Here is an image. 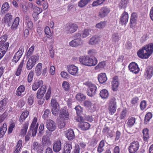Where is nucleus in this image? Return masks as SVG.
<instances>
[{
  "label": "nucleus",
  "instance_id": "obj_11",
  "mask_svg": "<svg viewBox=\"0 0 153 153\" xmlns=\"http://www.w3.org/2000/svg\"><path fill=\"white\" fill-rule=\"evenodd\" d=\"M31 149L36 151L37 153H42L44 150L43 146L36 141L33 142L31 146Z\"/></svg>",
  "mask_w": 153,
  "mask_h": 153
},
{
  "label": "nucleus",
  "instance_id": "obj_37",
  "mask_svg": "<svg viewBox=\"0 0 153 153\" xmlns=\"http://www.w3.org/2000/svg\"><path fill=\"white\" fill-rule=\"evenodd\" d=\"M25 90V87L23 85H21L17 88L16 94L18 96H20L22 95V93L24 92Z\"/></svg>",
  "mask_w": 153,
  "mask_h": 153
},
{
  "label": "nucleus",
  "instance_id": "obj_44",
  "mask_svg": "<svg viewBox=\"0 0 153 153\" xmlns=\"http://www.w3.org/2000/svg\"><path fill=\"white\" fill-rule=\"evenodd\" d=\"M24 62V61L23 60L20 62L19 65L18 66L17 70L15 73V75L17 76H19L21 74L22 70V68L23 67Z\"/></svg>",
  "mask_w": 153,
  "mask_h": 153
},
{
  "label": "nucleus",
  "instance_id": "obj_53",
  "mask_svg": "<svg viewBox=\"0 0 153 153\" xmlns=\"http://www.w3.org/2000/svg\"><path fill=\"white\" fill-rule=\"evenodd\" d=\"M139 98L137 97H134L132 98L130 101V103L133 106L137 105L139 102Z\"/></svg>",
  "mask_w": 153,
  "mask_h": 153
},
{
  "label": "nucleus",
  "instance_id": "obj_13",
  "mask_svg": "<svg viewBox=\"0 0 153 153\" xmlns=\"http://www.w3.org/2000/svg\"><path fill=\"white\" fill-rule=\"evenodd\" d=\"M37 121V118L35 117L33 120L30 128V130L32 131V135L33 137L36 135L37 132L38 125H36Z\"/></svg>",
  "mask_w": 153,
  "mask_h": 153
},
{
  "label": "nucleus",
  "instance_id": "obj_26",
  "mask_svg": "<svg viewBox=\"0 0 153 153\" xmlns=\"http://www.w3.org/2000/svg\"><path fill=\"white\" fill-rule=\"evenodd\" d=\"M105 141V140H102L100 142L97 148V152L98 153H102L104 151Z\"/></svg>",
  "mask_w": 153,
  "mask_h": 153
},
{
  "label": "nucleus",
  "instance_id": "obj_41",
  "mask_svg": "<svg viewBox=\"0 0 153 153\" xmlns=\"http://www.w3.org/2000/svg\"><path fill=\"white\" fill-rule=\"evenodd\" d=\"M19 22V18L18 17H16L14 20L11 28L12 30H16L18 26Z\"/></svg>",
  "mask_w": 153,
  "mask_h": 153
},
{
  "label": "nucleus",
  "instance_id": "obj_50",
  "mask_svg": "<svg viewBox=\"0 0 153 153\" xmlns=\"http://www.w3.org/2000/svg\"><path fill=\"white\" fill-rule=\"evenodd\" d=\"M106 65V62L102 61L100 62L98 65L95 67L96 70L102 69L104 68Z\"/></svg>",
  "mask_w": 153,
  "mask_h": 153
},
{
  "label": "nucleus",
  "instance_id": "obj_28",
  "mask_svg": "<svg viewBox=\"0 0 153 153\" xmlns=\"http://www.w3.org/2000/svg\"><path fill=\"white\" fill-rule=\"evenodd\" d=\"M92 30L89 28H87L84 29L81 31V38H84L87 37L90 34V33Z\"/></svg>",
  "mask_w": 153,
  "mask_h": 153
},
{
  "label": "nucleus",
  "instance_id": "obj_56",
  "mask_svg": "<svg viewBox=\"0 0 153 153\" xmlns=\"http://www.w3.org/2000/svg\"><path fill=\"white\" fill-rule=\"evenodd\" d=\"M76 99L79 101H83L85 99V96L81 93L77 94L76 96Z\"/></svg>",
  "mask_w": 153,
  "mask_h": 153
},
{
  "label": "nucleus",
  "instance_id": "obj_33",
  "mask_svg": "<svg viewBox=\"0 0 153 153\" xmlns=\"http://www.w3.org/2000/svg\"><path fill=\"white\" fill-rule=\"evenodd\" d=\"M66 137L69 140H71L74 137V132L72 129H69L67 130L65 134Z\"/></svg>",
  "mask_w": 153,
  "mask_h": 153
},
{
  "label": "nucleus",
  "instance_id": "obj_16",
  "mask_svg": "<svg viewBox=\"0 0 153 153\" xmlns=\"http://www.w3.org/2000/svg\"><path fill=\"white\" fill-rule=\"evenodd\" d=\"M46 127L49 131L52 132L56 128L55 123L52 120H49L46 123Z\"/></svg>",
  "mask_w": 153,
  "mask_h": 153
},
{
  "label": "nucleus",
  "instance_id": "obj_32",
  "mask_svg": "<svg viewBox=\"0 0 153 153\" xmlns=\"http://www.w3.org/2000/svg\"><path fill=\"white\" fill-rule=\"evenodd\" d=\"M84 104L85 107L92 110V112H94L96 110V108L95 107L94 104H92L89 101H85L84 102Z\"/></svg>",
  "mask_w": 153,
  "mask_h": 153
},
{
  "label": "nucleus",
  "instance_id": "obj_31",
  "mask_svg": "<svg viewBox=\"0 0 153 153\" xmlns=\"http://www.w3.org/2000/svg\"><path fill=\"white\" fill-rule=\"evenodd\" d=\"M42 143L43 147L45 146H47L51 144L50 139L45 136H44L42 138Z\"/></svg>",
  "mask_w": 153,
  "mask_h": 153
},
{
  "label": "nucleus",
  "instance_id": "obj_64",
  "mask_svg": "<svg viewBox=\"0 0 153 153\" xmlns=\"http://www.w3.org/2000/svg\"><path fill=\"white\" fill-rule=\"evenodd\" d=\"M104 1V0H97L94 1L92 5L93 6H96L100 5L102 4Z\"/></svg>",
  "mask_w": 153,
  "mask_h": 153
},
{
  "label": "nucleus",
  "instance_id": "obj_3",
  "mask_svg": "<svg viewBox=\"0 0 153 153\" xmlns=\"http://www.w3.org/2000/svg\"><path fill=\"white\" fill-rule=\"evenodd\" d=\"M84 85L88 87V89L87 90V93L88 96L93 97L95 94L97 90V87L95 84L87 82L84 83Z\"/></svg>",
  "mask_w": 153,
  "mask_h": 153
},
{
  "label": "nucleus",
  "instance_id": "obj_52",
  "mask_svg": "<svg viewBox=\"0 0 153 153\" xmlns=\"http://www.w3.org/2000/svg\"><path fill=\"white\" fill-rule=\"evenodd\" d=\"M45 33L47 37L48 38H51L52 34L50 29L48 27H46L45 29Z\"/></svg>",
  "mask_w": 153,
  "mask_h": 153
},
{
  "label": "nucleus",
  "instance_id": "obj_30",
  "mask_svg": "<svg viewBox=\"0 0 153 153\" xmlns=\"http://www.w3.org/2000/svg\"><path fill=\"white\" fill-rule=\"evenodd\" d=\"M98 79L100 83L102 84L105 82L107 79L105 73H101L98 75Z\"/></svg>",
  "mask_w": 153,
  "mask_h": 153
},
{
  "label": "nucleus",
  "instance_id": "obj_57",
  "mask_svg": "<svg viewBox=\"0 0 153 153\" xmlns=\"http://www.w3.org/2000/svg\"><path fill=\"white\" fill-rule=\"evenodd\" d=\"M76 113L77 115V117L76 118V119L78 117L81 116L79 115L81 114L82 113V108L80 106H77L75 108Z\"/></svg>",
  "mask_w": 153,
  "mask_h": 153
},
{
  "label": "nucleus",
  "instance_id": "obj_49",
  "mask_svg": "<svg viewBox=\"0 0 153 153\" xmlns=\"http://www.w3.org/2000/svg\"><path fill=\"white\" fill-rule=\"evenodd\" d=\"M120 38V37L117 33H114L112 35L111 39L113 42H118Z\"/></svg>",
  "mask_w": 153,
  "mask_h": 153
},
{
  "label": "nucleus",
  "instance_id": "obj_27",
  "mask_svg": "<svg viewBox=\"0 0 153 153\" xmlns=\"http://www.w3.org/2000/svg\"><path fill=\"white\" fill-rule=\"evenodd\" d=\"M102 132L104 135L107 136L108 138H111L113 136L111 131L105 125V126L103 129Z\"/></svg>",
  "mask_w": 153,
  "mask_h": 153
},
{
  "label": "nucleus",
  "instance_id": "obj_18",
  "mask_svg": "<svg viewBox=\"0 0 153 153\" xmlns=\"http://www.w3.org/2000/svg\"><path fill=\"white\" fill-rule=\"evenodd\" d=\"M59 117L62 120H68L69 118V114L65 108L64 107L62 108L60 111Z\"/></svg>",
  "mask_w": 153,
  "mask_h": 153
},
{
  "label": "nucleus",
  "instance_id": "obj_9",
  "mask_svg": "<svg viewBox=\"0 0 153 153\" xmlns=\"http://www.w3.org/2000/svg\"><path fill=\"white\" fill-rule=\"evenodd\" d=\"M24 47L23 46H21L18 51L15 53L13 58L12 59L13 62H14L15 63H16L20 59V58L22 57Z\"/></svg>",
  "mask_w": 153,
  "mask_h": 153
},
{
  "label": "nucleus",
  "instance_id": "obj_20",
  "mask_svg": "<svg viewBox=\"0 0 153 153\" xmlns=\"http://www.w3.org/2000/svg\"><path fill=\"white\" fill-rule=\"evenodd\" d=\"M4 22L8 26H10L13 21L12 16L9 13L6 14L4 17Z\"/></svg>",
  "mask_w": 153,
  "mask_h": 153
},
{
  "label": "nucleus",
  "instance_id": "obj_61",
  "mask_svg": "<svg viewBox=\"0 0 153 153\" xmlns=\"http://www.w3.org/2000/svg\"><path fill=\"white\" fill-rule=\"evenodd\" d=\"M106 25V23L105 22H101L97 24L96 25V27L99 29L103 28H104Z\"/></svg>",
  "mask_w": 153,
  "mask_h": 153
},
{
  "label": "nucleus",
  "instance_id": "obj_10",
  "mask_svg": "<svg viewBox=\"0 0 153 153\" xmlns=\"http://www.w3.org/2000/svg\"><path fill=\"white\" fill-rule=\"evenodd\" d=\"M153 75V66L149 65L145 68L144 76L146 79H150Z\"/></svg>",
  "mask_w": 153,
  "mask_h": 153
},
{
  "label": "nucleus",
  "instance_id": "obj_7",
  "mask_svg": "<svg viewBox=\"0 0 153 153\" xmlns=\"http://www.w3.org/2000/svg\"><path fill=\"white\" fill-rule=\"evenodd\" d=\"M117 109L116 99L114 98L111 99L108 104V110L109 113L111 115L114 114Z\"/></svg>",
  "mask_w": 153,
  "mask_h": 153
},
{
  "label": "nucleus",
  "instance_id": "obj_14",
  "mask_svg": "<svg viewBox=\"0 0 153 153\" xmlns=\"http://www.w3.org/2000/svg\"><path fill=\"white\" fill-rule=\"evenodd\" d=\"M128 68L131 72L135 74L138 73L140 71V68L137 64L135 62H132L130 63Z\"/></svg>",
  "mask_w": 153,
  "mask_h": 153
},
{
  "label": "nucleus",
  "instance_id": "obj_15",
  "mask_svg": "<svg viewBox=\"0 0 153 153\" xmlns=\"http://www.w3.org/2000/svg\"><path fill=\"white\" fill-rule=\"evenodd\" d=\"M67 69L68 72L73 75L76 76L78 74V68L74 65L67 66Z\"/></svg>",
  "mask_w": 153,
  "mask_h": 153
},
{
  "label": "nucleus",
  "instance_id": "obj_62",
  "mask_svg": "<svg viewBox=\"0 0 153 153\" xmlns=\"http://www.w3.org/2000/svg\"><path fill=\"white\" fill-rule=\"evenodd\" d=\"M9 6L8 3L7 2H5L4 4L2 7L1 9L4 11H7L9 10Z\"/></svg>",
  "mask_w": 153,
  "mask_h": 153
},
{
  "label": "nucleus",
  "instance_id": "obj_46",
  "mask_svg": "<svg viewBox=\"0 0 153 153\" xmlns=\"http://www.w3.org/2000/svg\"><path fill=\"white\" fill-rule=\"evenodd\" d=\"M130 0H121L119 3V7L121 9L125 8L129 3Z\"/></svg>",
  "mask_w": 153,
  "mask_h": 153
},
{
  "label": "nucleus",
  "instance_id": "obj_12",
  "mask_svg": "<svg viewBox=\"0 0 153 153\" xmlns=\"http://www.w3.org/2000/svg\"><path fill=\"white\" fill-rule=\"evenodd\" d=\"M83 45L82 41L81 38H76L69 42V45L73 47H79Z\"/></svg>",
  "mask_w": 153,
  "mask_h": 153
},
{
  "label": "nucleus",
  "instance_id": "obj_6",
  "mask_svg": "<svg viewBox=\"0 0 153 153\" xmlns=\"http://www.w3.org/2000/svg\"><path fill=\"white\" fill-rule=\"evenodd\" d=\"M77 24L73 23H68L65 25L64 30L67 34H71L76 32L78 28Z\"/></svg>",
  "mask_w": 153,
  "mask_h": 153
},
{
  "label": "nucleus",
  "instance_id": "obj_58",
  "mask_svg": "<svg viewBox=\"0 0 153 153\" xmlns=\"http://www.w3.org/2000/svg\"><path fill=\"white\" fill-rule=\"evenodd\" d=\"M59 107L52 108L51 111L52 114L54 116L58 115L59 111Z\"/></svg>",
  "mask_w": 153,
  "mask_h": 153
},
{
  "label": "nucleus",
  "instance_id": "obj_17",
  "mask_svg": "<svg viewBox=\"0 0 153 153\" xmlns=\"http://www.w3.org/2000/svg\"><path fill=\"white\" fill-rule=\"evenodd\" d=\"M138 16L137 13H132L130 22V26L133 28L136 25L137 21Z\"/></svg>",
  "mask_w": 153,
  "mask_h": 153
},
{
  "label": "nucleus",
  "instance_id": "obj_29",
  "mask_svg": "<svg viewBox=\"0 0 153 153\" xmlns=\"http://www.w3.org/2000/svg\"><path fill=\"white\" fill-rule=\"evenodd\" d=\"M100 41V38L97 36H94L91 37L88 42V44L90 45H95Z\"/></svg>",
  "mask_w": 153,
  "mask_h": 153
},
{
  "label": "nucleus",
  "instance_id": "obj_60",
  "mask_svg": "<svg viewBox=\"0 0 153 153\" xmlns=\"http://www.w3.org/2000/svg\"><path fill=\"white\" fill-rule=\"evenodd\" d=\"M7 38V36L6 35H4L0 38V47L3 45L4 44Z\"/></svg>",
  "mask_w": 153,
  "mask_h": 153
},
{
  "label": "nucleus",
  "instance_id": "obj_47",
  "mask_svg": "<svg viewBox=\"0 0 153 153\" xmlns=\"http://www.w3.org/2000/svg\"><path fill=\"white\" fill-rule=\"evenodd\" d=\"M28 126V122L25 123L24 125L23 128L21 130L20 132L21 135H24L26 134L27 131Z\"/></svg>",
  "mask_w": 153,
  "mask_h": 153
},
{
  "label": "nucleus",
  "instance_id": "obj_2",
  "mask_svg": "<svg viewBox=\"0 0 153 153\" xmlns=\"http://www.w3.org/2000/svg\"><path fill=\"white\" fill-rule=\"evenodd\" d=\"M79 60L82 64L88 66H94L97 63L96 58L93 57L90 58L88 56L80 57Z\"/></svg>",
  "mask_w": 153,
  "mask_h": 153
},
{
  "label": "nucleus",
  "instance_id": "obj_38",
  "mask_svg": "<svg viewBox=\"0 0 153 153\" xmlns=\"http://www.w3.org/2000/svg\"><path fill=\"white\" fill-rule=\"evenodd\" d=\"M7 130V126L6 123H4L0 128V137L2 138L6 133Z\"/></svg>",
  "mask_w": 153,
  "mask_h": 153
},
{
  "label": "nucleus",
  "instance_id": "obj_23",
  "mask_svg": "<svg viewBox=\"0 0 153 153\" xmlns=\"http://www.w3.org/2000/svg\"><path fill=\"white\" fill-rule=\"evenodd\" d=\"M46 86L45 85H42L37 92L36 94L37 98L40 99L42 97L46 91Z\"/></svg>",
  "mask_w": 153,
  "mask_h": 153
},
{
  "label": "nucleus",
  "instance_id": "obj_43",
  "mask_svg": "<svg viewBox=\"0 0 153 153\" xmlns=\"http://www.w3.org/2000/svg\"><path fill=\"white\" fill-rule=\"evenodd\" d=\"M29 114L28 111L23 112L20 115L19 120L20 123H22L25 119L27 117Z\"/></svg>",
  "mask_w": 153,
  "mask_h": 153
},
{
  "label": "nucleus",
  "instance_id": "obj_42",
  "mask_svg": "<svg viewBox=\"0 0 153 153\" xmlns=\"http://www.w3.org/2000/svg\"><path fill=\"white\" fill-rule=\"evenodd\" d=\"M22 146V141L21 140H19L15 148L13 153H18L20 151Z\"/></svg>",
  "mask_w": 153,
  "mask_h": 153
},
{
  "label": "nucleus",
  "instance_id": "obj_45",
  "mask_svg": "<svg viewBox=\"0 0 153 153\" xmlns=\"http://www.w3.org/2000/svg\"><path fill=\"white\" fill-rule=\"evenodd\" d=\"M100 94L102 98L106 99L108 97V93L106 90L103 89L100 91Z\"/></svg>",
  "mask_w": 153,
  "mask_h": 153
},
{
  "label": "nucleus",
  "instance_id": "obj_22",
  "mask_svg": "<svg viewBox=\"0 0 153 153\" xmlns=\"http://www.w3.org/2000/svg\"><path fill=\"white\" fill-rule=\"evenodd\" d=\"M128 19L127 13L124 12L122 14L120 19V22L122 25H126L128 22Z\"/></svg>",
  "mask_w": 153,
  "mask_h": 153
},
{
  "label": "nucleus",
  "instance_id": "obj_40",
  "mask_svg": "<svg viewBox=\"0 0 153 153\" xmlns=\"http://www.w3.org/2000/svg\"><path fill=\"white\" fill-rule=\"evenodd\" d=\"M7 99L4 98L0 102V112L3 111L5 109L7 103Z\"/></svg>",
  "mask_w": 153,
  "mask_h": 153
},
{
  "label": "nucleus",
  "instance_id": "obj_25",
  "mask_svg": "<svg viewBox=\"0 0 153 153\" xmlns=\"http://www.w3.org/2000/svg\"><path fill=\"white\" fill-rule=\"evenodd\" d=\"M9 45V43L7 42L0 48V60L3 57L7 51Z\"/></svg>",
  "mask_w": 153,
  "mask_h": 153
},
{
  "label": "nucleus",
  "instance_id": "obj_63",
  "mask_svg": "<svg viewBox=\"0 0 153 153\" xmlns=\"http://www.w3.org/2000/svg\"><path fill=\"white\" fill-rule=\"evenodd\" d=\"M50 114V110L48 109H46L44 111V114L42 115V118L44 119L47 118Z\"/></svg>",
  "mask_w": 153,
  "mask_h": 153
},
{
  "label": "nucleus",
  "instance_id": "obj_55",
  "mask_svg": "<svg viewBox=\"0 0 153 153\" xmlns=\"http://www.w3.org/2000/svg\"><path fill=\"white\" fill-rule=\"evenodd\" d=\"M62 87L65 91H68L70 88V85L67 81H64L62 85Z\"/></svg>",
  "mask_w": 153,
  "mask_h": 153
},
{
  "label": "nucleus",
  "instance_id": "obj_39",
  "mask_svg": "<svg viewBox=\"0 0 153 153\" xmlns=\"http://www.w3.org/2000/svg\"><path fill=\"white\" fill-rule=\"evenodd\" d=\"M136 119L134 117H129L128 119V122L126 125L128 127H131L134 124L135 122Z\"/></svg>",
  "mask_w": 153,
  "mask_h": 153
},
{
  "label": "nucleus",
  "instance_id": "obj_36",
  "mask_svg": "<svg viewBox=\"0 0 153 153\" xmlns=\"http://www.w3.org/2000/svg\"><path fill=\"white\" fill-rule=\"evenodd\" d=\"M149 130L147 128H144L143 130V140L145 142H147L149 137Z\"/></svg>",
  "mask_w": 153,
  "mask_h": 153
},
{
  "label": "nucleus",
  "instance_id": "obj_35",
  "mask_svg": "<svg viewBox=\"0 0 153 153\" xmlns=\"http://www.w3.org/2000/svg\"><path fill=\"white\" fill-rule=\"evenodd\" d=\"M43 84V81L42 80H38L34 82L32 86V89L34 91H36Z\"/></svg>",
  "mask_w": 153,
  "mask_h": 153
},
{
  "label": "nucleus",
  "instance_id": "obj_4",
  "mask_svg": "<svg viewBox=\"0 0 153 153\" xmlns=\"http://www.w3.org/2000/svg\"><path fill=\"white\" fill-rule=\"evenodd\" d=\"M77 122H80L78 125L79 128L82 131H86L89 129L90 125L88 122L84 121V119L82 116H79L76 118Z\"/></svg>",
  "mask_w": 153,
  "mask_h": 153
},
{
  "label": "nucleus",
  "instance_id": "obj_54",
  "mask_svg": "<svg viewBox=\"0 0 153 153\" xmlns=\"http://www.w3.org/2000/svg\"><path fill=\"white\" fill-rule=\"evenodd\" d=\"M91 0H81L78 3V6L82 7L86 5Z\"/></svg>",
  "mask_w": 153,
  "mask_h": 153
},
{
  "label": "nucleus",
  "instance_id": "obj_19",
  "mask_svg": "<svg viewBox=\"0 0 153 153\" xmlns=\"http://www.w3.org/2000/svg\"><path fill=\"white\" fill-rule=\"evenodd\" d=\"M53 148L55 152H59L62 149V143L61 140H58L55 141L53 144Z\"/></svg>",
  "mask_w": 153,
  "mask_h": 153
},
{
  "label": "nucleus",
  "instance_id": "obj_5",
  "mask_svg": "<svg viewBox=\"0 0 153 153\" xmlns=\"http://www.w3.org/2000/svg\"><path fill=\"white\" fill-rule=\"evenodd\" d=\"M39 56L36 55L31 56L27 61L26 64V68L27 70H30L34 66L36 62L38 60Z\"/></svg>",
  "mask_w": 153,
  "mask_h": 153
},
{
  "label": "nucleus",
  "instance_id": "obj_59",
  "mask_svg": "<svg viewBox=\"0 0 153 153\" xmlns=\"http://www.w3.org/2000/svg\"><path fill=\"white\" fill-rule=\"evenodd\" d=\"M34 74L33 71H31L30 72L27 76V81L28 82L30 83L32 81L33 79Z\"/></svg>",
  "mask_w": 153,
  "mask_h": 153
},
{
  "label": "nucleus",
  "instance_id": "obj_48",
  "mask_svg": "<svg viewBox=\"0 0 153 153\" xmlns=\"http://www.w3.org/2000/svg\"><path fill=\"white\" fill-rule=\"evenodd\" d=\"M72 149V146L71 144H66L64 147V153H70Z\"/></svg>",
  "mask_w": 153,
  "mask_h": 153
},
{
  "label": "nucleus",
  "instance_id": "obj_1",
  "mask_svg": "<svg viewBox=\"0 0 153 153\" xmlns=\"http://www.w3.org/2000/svg\"><path fill=\"white\" fill-rule=\"evenodd\" d=\"M153 52V43H151L142 48L137 52L139 57L143 59L148 58Z\"/></svg>",
  "mask_w": 153,
  "mask_h": 153
},
{
  "label": "nucleus",
  "instance_id": "obj_24",
  "mask_svg": "<svg viewBox=\"0 0 153 153\" xmlns=\"http://www.w3.org/2000/svg\"><path fill=\"white\" fill-rule=\"evenodd\" d=\"M111 84L113 90L115 91H116L117 88L118 87L120 84L118 78L117 76H116L113 78Z\"/></svg>",
  "mask_w": 153,
  "mask_h": 153
},
{
  "label": "nucleus",
  "instance_id": "obj_51",
  "mask_svg": "<svg viewBox=\"0 0 153 153\" xmlns=\"http://www.w3.org/2000/svg\"><path fill=\"white\" fill-rule=\"evenodd\" d=\"M51 106L52 108L59 107V103L55 99H52L51 100Z\"/></svg>",
  "mask_w": 153,
  "mask_h": 153
},
{
  "label": "nucleus",
  "instance_id": "obj_8",
  "mask_svg": "<svg viewBox=\"0 0 153 153\" xmlns=\"http://www.w3.org/2000/svg\"><path fill=\"white\" fill-rule=\"evenodd\" d=\"M140 146L139 142L134 141L130 143L128 149L129 153H135L138 150Z\"/></svg>",
  "mask_w": 153,
  "mask_h": 153
},
{
  "label": "nucleus",
  "instance_id": "obj_21",
  "mask_svg": "<svg viewBox=\"0 0 153 153\" xmlns=\"http://www.w3.org/2000/svg\"><path fill=\"white\" fill-rule=\"evenodd\" d=\"M110 11L109 8L105 7H103L100 10L99 16L101 18H104L108 15Z\"/></svg>",
  "mask_w": 153,
  "mask_h": 153
},
{
  "label": "nucleus",
  "instance_id": "obj_34",
  "mask_svg": "<svg viewBox=\"0 0 153 153\" xmlns=\"http://www.w3.org/2000/svg\"><path fill=\"white\" fill-rule=\"evenodd\" d=\"M42 66V64L40 63H39L36 66L35 69V72L37 76H39L41 74Z\"/></svg>",
  "mask_w": 153,
  "mask_h": 153
}]
</instances>
